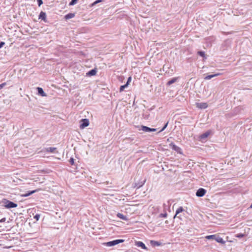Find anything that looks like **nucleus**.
<instances>
[{"mask_svg":"<svg viewBox=\"0 0 252 252\" xmlns=\"http://www.w3.org/2000/svg\"><path fill=\"white\" fill-rule=\"evenodd\" d=\"M206 193V190L203 188L199 189L196 192V195L197 197H202Z\"/></svg>","mask_w":252,"mask_h":252,"instance_id":"5","label":"nucleus"},{"mask_svg":"<svg viewBox=\"0 0 252 252\" xmlns=\"http://www.w3.org/2000/svg\"><path fill=\"white\" fill-rule=\"evenodd\" d=\"M217 235H208L206 236V238L208 240L210 239H213L215 240L216 237Z\"/></svg>","mask_w":252,"mask_h":252,"instance_id":"23","label":"nucleus"},{"mask_svg":"<svg viewBox=\"0 0 252 252\" xmlns=\"http://www.w3.org/2000/svg\"><path fill=\"white\" fill-rule=\"evenodd\" d=\"M215 240L221 244H224L225 243V241L223 240V239L218 235L216 236Z\"/></svg>","mask_w":252,"mask_h":252,"instance_id":"14","label":"nucleus"},{"mask_svg":"<svg viewBox=\"0 0 252 252\" xmlns=\"http://www.w3.org/2000/svg\"><path fill=\"white\" fill-rule=\"evenodd\" d=\"M135 245L137 247H141L142 249L144 250H147V248L146 247L145 245L141 241H137L135 242Z\"/></svg>","mask_w":252,"mask_h":252,"instance_id":"10","label":"nucleus"},{"mask_svg":"<svg viewBox=\"0 0 252 252\" xmlns=\"http://www.w3.org/2000/svg\"><path fill=\"white\" fill-rule=\"evenodd\" d=\"M170 147H171V148L173 150L175 151L177 153H180V154L182 153V152H181V151H182L181 148H180L178 146L176 145L174 143H170Z\"/></svg>","mask_w":252,"mask_h":252,"instance_id":"6","label":"nucleus"},{"mask_svg":"<svg viewBox=\"0 0 252 252\" xmlns=\"http://www.w3.org/2000/svg\"><path fill=\"white\" fill-rule=\"evenodd\" d=\"M6 220V219L5 218H3L2 219H1L0 220V222H5Z\"/></svg>","mask_w":252,"mask_h":252,"instance_id":"36","label":"nucleus"},{"mask_svg":"<svg viewBox=\"0 0 252 252\" xmlns=\"http://www.w3.org/2000/svg\"><path fill=\"white\" fill-rule=\"evenodd\" d=\"M56 149L55 147H48L46 148V151L50 153H54Z\"/></svg>","mask_w":252,"mask_h":252,"instance_id":"19","label":"nucleus"},{"mask_svg":"<svg viewBox=\"0 0 252 252\" xmlns=\"http://www.w3.org/2000/svg\"><path fill=\"white\" fill-rule=\"evenodd\" d=\"M37 90L38 94L39 95H40L42 96H46V94L44 92V91H43L42 88H40V87H37Z\"/></svg>","mask_w":252,"mask_h":252,"instance_id":"13","label":"nucleus"},{"mask_svg":"<svg viewBox=\"0 0 252 252\" xmlns=\"http://www.w3.org/2000/svg\"><path fill=\"white\" fill-rule=\"evenodd\" d=\"M69 161L71 165H73L74 164V159L73 158H71Z\"/></svg>","mask_w":252,"mask_h":252,"instance_id":"29","label":"nucleus"},{"mask_svg":"<svg viewBox=\"0 0 252 252\" xmlns=\"http://www.w3.org/2000/svg\"><path fill=\"white\" fill-rule=\"evenodd\" d=\"M124 242L123 239H116L112 241L103 243V245L108 247H112Z\"/></svg>","mask_w":252,"mask_h":252,"instance_id":"1","label":"nucleus"},{"mask_svg":"<svg viewBox=\"0 0 252 252\" xmlns=\"http://www.w3.org/2000/svg\"><path fill=\"white\" fill-rule=\"evenodd\" d=\"M128 85H126V84H125L124 85H122L120 88V92H123L125 88H126V87H127Z\"/></svg>","mask_w":252,"mask_h":252,"instance_id":"24","label":"nucleus"},{"mask_svg":"<svg viewBox=\"0 0 252 252\" xmlns=\"http://www.w3.org/2000/svg\"><path fill=\"white\" fill-rule=\"evenodd\" d=\"M177 80V78H173L170 80H169V81L167 82V85L169 86V85L172 84L173 83H175V82H176Z\"/></svg>","mask_w":252,"mask_h":252,"instance_id":"21","label":"nucleus"},{"mask_svg":"<svg viewBox=\"0 0 252 252\" xmlns=\"http://www.w3.org/2000/svg\"><path fill=\"white\" fill-rule=\"evenodd\" d=\"M220 75V73H216V74H212V75H208L204 78V79L205 80H209L214 77L218 76Z\"/></svg>","mask_w":252,"mask_h":252,"instance_id":"15","label":"nucleus"},{"mask_svg":"<svg viewBox=\"0 0 252 252\" xmlns=\"http://www.w3.org/2000/svg\"><path fill=\"white\" fill-rule=\"evenodd\" d=\"M37 2L39 6H40L41 4H43L42 0H37Z\"/></svg>","mask_w":252,"mask_h":252,"instance_id":"32","label":"nucleus"},{"mask_svg":"<svg viewBox=\"0 0 252 252\" xmlns=\"http://www.w3.org/2000/svg\"><path fill=\"white\" fill-rule=\"evenodd\" d=\"M145 181H146V180H144V183H142L141 185H139V186H138V188H139V187H141V186H142L144 184V183L145 182Z\"/></svg>","mask_w":252,"mask_h":252,"instance_id":"37","label":"nucleus"},{"mask_svg":"<svg viewBox=\"0 0 252 252\" xmlns=\"http://www.w3.org/2000/svg\"><path fill=\"white\" fill-rule=\"evenodd\" d=\"M167 216V214L166 212H165L164 213H161L159 215V218H166Z\"/></svg>","mask_w":252,"mask_h":252,"instance_id":"26","label":"nucleus"},{"mask_svg":"<svg viewBox=\"0 0 252 252\" xmlns=\"http://www.w3.org/2000/svg\"><path fill=\"white\" fill-rule=\"evenodd\" d=\"M38 18L39 19L43 20L45 23L47 22V20L46 19V14L45 12L41 11L39 14Z\"/></svg>","mask_w":252,"mask_h":252,"instance_id":"8","label":"nucleus"},{"mask_svg":"<svg viewBox=\"0 0 252 252\" xmlns=\"http://www.w3.org/2000/svg\"><path fill=\"white\" fill-rule=\"evenodd\" d=\"M197 54L200 56L206 59V56L204 51H199L197 52Z\"/></svg>","mask_w":252,"mask_h":252,"instance_id":"22","label":"nucleus"},{"mask_svg":"<svg viewBox=\"0 0 252 252\" xmlns=\"http://www.w3.org/2000/svg\"><path fill=\"white\" fill-rule=\"evenodd\" d=\"M196 106L198 108L200 109H205L207 108L208 104L207 103L201 102V103H197Z\"/></svg>","mask_w":252,"mask_h":252,"instance_id":"9","label":"nucleus"},{"mask_svg":"<svg viewBox=\"0 0 252 252\" xmlns=\"http://www.w3.org/2000/svg\"><path fill=\"white\" fill-rule=\"evenodd\" d=\"M102 0H95L94 2L92 4V6H94L95 4H96L97 3L100 2H101Z\"/></svg>","mask_w":252,"mask_h":252,"instance_id":"30","label":"nucleus"},{"mask_svg":"<svg viewBox=\"0 0 252 252\" xmlns=\"http://www.w3.org/2000/svg\"><path fill=\"white\" fill-rule=\"evenodd\" d=\"M5 44V42H3V41H1L0 42V49L1 48H2Z\"/></svg>","mask_w":252,"mask_h":252,"instance_id":"35","label":"nucleus"},{"mask_svg":"<svg viewBox=\"0 0 252 252\" xmlns=\"http://www.w3.org/2000/svg\"><path fill=\"white\" fill-rule=\"evenodd\" d=\"M168 122H167L165 125L164 126H163V127L159 131H158V133H159L161 132H162V131H163L166 128V127L167 126H168Z\"/></svg>","mask_w":252,"mask_h":252,"instance_id":"25","label":"nucleus"},{"mask_svg":"<svg viewBox=\"0 0 252 252\" xmlns=\"http://www.w3.org/2000/svg\"><path fill=\"white\" fill-rule=\"evenodd\" d=\"M40 190V189H36L35 190L29 191L26 193L23 194L22 196H24V197H27V196H29L32 195V194H33L35 192H38Z\"/></svg>","mask_w":252,"mask_h":252,"instance_id":"12","label":"nucleus"},{"mask_svg":"<svg viewBox=\"0 0 252 252\" xmlns=\"http://www.w3.org/2000/svg\"><path fill=\"white\" fill-rule=\"evenodd\" d=\"M40 217V215L39 214H37L34 216V219H35L36 220H38L39 219Z\"/></svg>","mask_w":252,"mask_h":252,"instance_id":"31","label":"nucleus"},{"mask_svg":"<svg viewBox=\"0 0 252 252\" xmlns=\"http://www.w3.org/2000/svg\"><path fill=\"white\" fill-rule=\"evenodd\" d=\"M77 1L78 0H71V1L69 2V5H73L77 3Z\"/></svg>","mask_w":252,"mask_h":252,"instance_id":"28","label":"nucleus"},{"mask_svg":"<svg viewBox=\"0 0 252 252\" xmlns=\"http://www.w3.org/2000/svg\"><path fill=\"white\" fill-rule=\"evenodd\" d=\"M117 216L119 218H120V219H122V220H127V218L126 216H124L123 214H121V213H118L117 214Z\"/></svg>","mask_w":252,"mask_h":252,"instance_id":"16","label":"nucleus"},{"mask_svg":"<svg viewBox=\"0 0 252 252\" xmlns=\"http://www.w3.org/2000/svg\"><path fill=\"white\" fill-rule=\"evenodd\" d=\"M210 132L209 131H207L204 132V133L201 134L199 136V140L200 141H203L204 140H205L208 137V136L210 135Z\"/></svg>","mask_w":252,"mask_h":252,"instance_id":"7","label":"nucleus"},{"mask_svg":"<svg viewBox=\"0 0 252 252\" xmlns=\"http://www.w3.org/2000/svg\"><path fill=\"white\" fill-rule=\"evenodd\" d=\"M6 83L4 82V83H3L1 84H0V90L1 89H2L3 87H4L5 86H6Z\"/></svg>","mask_w":252,"mask_h":252,"instance_id":"34","label":"nucleus"},{"mask_svg":"<svg viewBox=\"0 0 252 252\" xmlns=\"http://www.w3.org/2000/svg\"><path fill=\"white\" fill-rule=\"evenodd\" d=\"M17 206L18 205L16 203L12 201L8 200H5L4 201V206L6 208L9 209L16 208L17 207Z\"/></svg>","mask_w":252,"mask_h":252,"instance_id":"2","label":"nucleus"},{"mask_svg":"<svg viewBox=\"0 0 252 252\" xmlns=\"http://www.w3.org/2000/svg\"><path fill=\"white\" fill-rule=\"evenodd\" d=\"M139 130H142L144 132H155L157 130V128H150L147 126H141V128Z\"/></svg>","mask_w":252,"mask_h":252,"instance_id":"3","label":"nucleus"},{"mask_svg":"<svg viewBox=\"0 0 252 252\" xmlns=\"http://www.w3.org/2000/svg\"><path fill=\"white\" fill-rule=\"evenodd\" d=\"M250 208H252V204L251 205L250 207Z\"/></svg>","mask_w":252,"mask_h":252,"instance_id":"38","label":"nucleus"},{"mask_svg":"<svg viewBox=\"0 0 252 252\" xmlns=\"http://www.w3.org/2000/svg\"><path fill=\"white\" fill-rule=\"evenodd\" d=\"M244 236H245V234H243V233H239L235 235L236 237L239 238H242L244 237Z\"/></svg>","mask_w":252,"mask_h":252,"instance_id":"27","label":"nucleus"},{"mask_svg":"<svg viewBox=\"0 0 252 252\" xmlns=\"http://www.w3.org/2000/svg\"><path fill=\"white\" fill-rule=\"evenodd\" d=\"M131 77H129L127 79V82L126 83V84L128 85L129 83L131 82Z\"/></svg>","mask_w":252,"mask_h":252,"instance_id":"33","label":"nucleus"},{"mask_svg":"<svg viewBox=\"0 0 252 252\" xmlns=\"http://www.w3.org/2000/svg\"><path fill=\"white\" fill-rule=\"evenodd\" d=\"M97 72V70L96 68H94L90 70L88 72L86 73V76H94L96 74Z\"/></svg>","mask_w":252,"mask_h":252,"instance_id":"11","label":"nucleus"},{"mask_svg":"<svg viewBox=\"0 0 252 252\" xmlns=\"http://www.w3.org/2000/svg\"><path fill=\"white\" fill-rule=\"evenodd\" d=\"M183 211H184V209L182 207H180L179 208H178L176 211V214L174 216V218L177 217L178 214H179L180 213L182 212Z\"/></svg>","mask_w":252,"mask_h":252,"instance_id":"20","label":"nucleus"},{"mask_svg":"<svg viewBox=\"0 0 252 252\" xmlns=\"http://www.w3.org/2000/svg\"><path fill=\"white\" fill-rule=\"evenodd\" d=\"M80 122V128L81 129L84 128L89 125V121L87 119H83L81 120Z\"/></svg>","mask_w":252,"mask_h":252,"instance_id":"4","label":"nucleus"},{"mask_svg":"<svg viewBox=\"0 0 252 252\" xmlns=\"http://www.w3.org/2000/svg\"><path fill=\"white\" fill-rule=\"evenodd\" d=\"M150 243L154 247L159 246H160V245H161V243L160 242H159L158 241H154V240L151 241Z\"/></svg>","mask_w":252,"mask_h":252,"instance_id":"17","label":"nucleus"},{"mask_svg":"<svg viewBox=\"0 0 252 252\" xmlns=\"http://www.w3.org/2000/svg\"><path fill=\"white\" fill-rule=\"evenodd\" d=\"M74 16H75V14L74 13H69L65 15L64 18L65 19L67 20V19L72 18L73 17H74Z\"/></svg>","mask_w":252,"mask_h":252,"instance_id":"18","label":"nucleus"}]
</instances>
